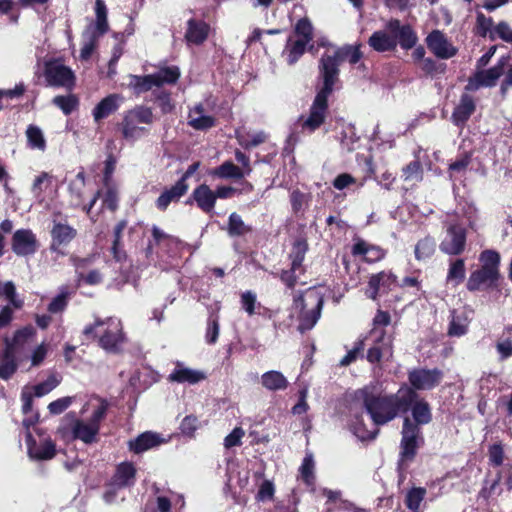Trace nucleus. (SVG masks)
I'll return each instance as SVG.
<instances>
[{
    "label": "nucleus",
    "mask_w": 512,
    "mask_h": 512,
    "mask_svg": "<svg viewBox=\"0 0 512 512\" xmlns=\"http://www.w3.org/2000/svg\"><path fill=\"white\" fill-rule=\"evenodd\" d=\"M136 468L130 462H123L117 466L113 483L118 488L132 486L135 482Z\"/></svg>",
    "instance_id": "c756f323"
},
{
    "label": "nucleus",
    "mask_w": 512,
    "mask_h": 512,
    "mask_svg": "<svg viewBox=\"0 0 512 512\" xmlns=\"http://www.w3.org/2000/svg\"><path fill=\"white\" fill-rule=\"evenodd\" d=\"M507 62L505 57L501 58L497 65L488 69L480 70L469 78L466 89L477 90L480 87H493L497 80L504 73V67Z\"/></svg>",
    "instance_id": "2eb2a0df"
},
{
    "label": "nucleus",
    "mask_w": 512,
    "mask_h": 512,
    "mask_svg": "<svg viewBox=\"0 0 512 512\" xmlns=\"http://www.w3.org/2000/svg\"><path fill=\"white\" fill-rule=\"evenodd\" d=\"M213 174L215 176H218L220 178H236L240 179L243 178L245 175V172L242 171V169L238 166H236L231 161H226L223 164H221L219 167H217Z\"/></svg>",
    "instance_id": "a19ab883"
},
{
    "label": "nucleus",
    "mask_w": 512,
    "mask_h": 512,
    "mask_svg": "<svg viewBox=\"0 0 512 512\" xmlns=\"http://www.w3.org/2000/svg\"><path fill=\"white\" fill-rule=\"evenodd\" d=\"M489 460L493 465L500 466L504 460V451L500 444H494L489 449Z\"/></svg>",
    "instance_id": "338daca9"
},
{
    "label": "nucleus",
    "mask_w": 512,
    "mask_h": 512,
    "mask_svg": "<svg viewBox=\"0 0 512 512\" xmlns=\"http://www.w3.org/2000/svg\"><path fill=\"white\" fill-rule=\"evenodd\" d=\"M96 20L90 24L82 35V47L80 58L88 60L96 48L100 36L108 31L109 25L107 21V8L104 0H96L95 2Z\"/></svg>",
    "instance_id": "0eeeda50"
},
{
    "label": "nucleus",
    "mask_w": 512,
    "mask_h": 512,
    "mask_svg": "<svg viewBox=\"0 0 512 512\" xmlns=\"http://www.w3.org/2000/svg\"><path fill=\"white\" fill-rule=\"evenodd\" d=\"M25 441L28 456L32 460L47 461L56 455L55 442L41 428L33 427V431H28Z\"/></svg>",
    "instance_id": "9d476101"
},
{
    "label": "nucleus",
    "mask_w": 512,
    "mask_h": 512,
    "mask_svg": "<svg viewBox=\"0 0 512 512\" xmlns=\"http://www.w3.org/2000/svg\"><path fill=\"white\" fill-rule=\"evenodd\" d=\"M465 262L463 259H456L449 265L447 282L453 286L459 285L465 278Z\"/></svg>",
    "instance_id": "4c0bfd02"
},
{
    "label": "nucleus",
    "mask_w": 512,
    "mask_h": 512,
    "mask_svg": "<svg viewBox=\"0 0 512 512\" xmlns=\"http://www.w3.org/2000/svg\"><path fill=\"white\" fill-rule=\"evenodd\" d=\"M179 76L180 71L177 66H167L159 69L154 74L146 76L129 75L128 86L135 93L140 94L151 90L153 87L175 83Z\"/></svg>",
    "instance_id": "1a4fd4ad"
},
{
    "label": "nucleus",
    "mask_w": 512,
    "mask_h": 512,
    "mask_svg": "<svg viewBox=\"0 0 512 512\" xmlns=\"http://www.w3.org/2000/svg\"><path fill=\"white\" fill-rule=\"evenodd\" d=\"M442 376L438 369H416L409 373V381L417 390H430L440 383Z\"/></svg>",
    "instance_id": "dca6fc26"
},
{
    "label": "nucleus",
    "mask_w": 512,
    "mask_h": 512,
    "mask_svg": "<svg viewBox=\"0 0 512 512\" xmlns=\"http://www.w3.org/2000/svg\"><path fill=\"white\" fill-rule=\"evenodd\" d=\"M495 32L505 42L512 43V29L506 22H500L495 27Z\"/></svg>",
    "instance_id": "774afa93"
},
{
    "label": "nucleus",
    "mask_w": 512,
    "mask_h": 512,
    "mask_svg": "<svg viewBox=\"0 0 512 512\" xmlns=\"http://www.w3.org/2000/svg\"><path fill=\"white\" fill-rule=\"evenodd\" d=\"M153 122V113L150 108L137 106L127 111L120 123V130L124 139L135 142L147 133L145 125Z\"/></svg>",
    "instance_id": "6e6552de"
},
{
    "label": "nucleus",
    "mask_w": 512,
    "mask_h": 512,
    "mask_svg": "<svg viewBox=\"0 0 512 512\" xmlns=\"http://www.w3.org/2000/svg\"><path fill=\"white\" fill-rule=\"evenodd\" d=\"M403 179L407 182H419L422 180V165L419 161H412L403 169Z\"/></svg>",
    "instance_id": "3c124183"
},
{
    "label": "nucleus",
    "mask_w": 512,
    "mask_h": 512,
    "mask_svg": "<svg viewBox=\"0 0 512 512\" xmlns=\"http://www.w3.org/2000/svg\"><path fill=\"white\" fill-rule=\"evenodd\" d=\"M76 235L75 229L65 223L54 221L51 236H52V249L56 246L68 244L74 239Z\"/></svg>",
    "instance_id": "c85d7f7f"
},
{
    "label": "nucleus",
    "mask_w": 512,
    "mask_h": 512,
    "mask_svg": "<svg viewBox=\"0 0 512 512\" xmlns=\"http://www.w3.org/2000/svg\"><path fill=\"white\" fill-rule=\"evenodd\" d=\"M266 134L263 131L255 132L253 134L237 133L238 143L245 149L256 147L266 141Z\"/></svg>",
    "instance_id": "de8ad7c7"
},
{
    "label": "nucleus",
    "mask_w": 512,
    "mask_h": 512,
    "mask_svg": "<svg viewBox=\"0 0 512 512\" xmlns=\"http://www.w3.org/2000/svg\"><path fill=\"white\" fill-rule=\"evenodd\" d=\"M122 101L123 97L119 94H110L103 98L92 111L94 121L99 122L116 112Z\"/></svg>",
    "instance_id": "b1692460"
},
{
    "label": "nucleus",
    "mask_w": 512,
    "mask_h": 512,
    "mask_svg": "<svg viewBox=\"0 0 512 512\" xmlns=\"http://www.w3.org/2000/svg\"><path fill=\"white\" fill-rule=\"evenodd\" d=\"M352 253L356 256H363L368 262L380 260L384 256V253L380 248L370 246L363 240H357L355 242L352 248Z\"/></svg>",
    "instance_id": "72a5a7b5"
},
{
    "label": "nucleus",
    "mask_w": 512,
    "mask_h": 512,
    "mask_svg": "<svg viewBox=\"0 0 512 512\" xmlns=\"http://www.w3.org/2000/svg\"><path fill=\"white\" fill-rule=\"evenodd\" d=\"M415 397L416 392L409 387H402L395 394L385 393L377 384L355 391L350 406V431L361 441L375 439L379 431L376 426L406 412Z\"/></svg>",
    "instance_id": "f257e3e1"
},
{
    "label": "nucleus",
    "mask_w": 512,
    "mask_h": 512,
    "mask_svg": "<svg viewBox=\"0 0 512 512\" xmlns=\"http://www.w3.org/2000/svg\"><path fill=\"white\" fill-rule=\"evenodd\" d=\"M215 121L214 116L201 103L191 108L188 114V124L195 130L209 129L215 125Z\"/></svg>",
    "instance_id": "5701e85b"
},
{
    "label": "nucleus",
    "mask_w": 512,
    "mask_h": 512,
    "mask_svg": "<svg viewBox=\"0 0 512 512\" xmlns=\"http://www.w3.org/2000/svg\"><path fill=\"white\" fill-rule=\"evenodd\" d=\"M58 384L59 381L55 377H49L46 381L33 387L34 395L42 397L52 391Z\"/></svg>",
    "instance_id": "13d9d810"
},
{
    "label": "nucleus",
    "mask_w": 512,
    "mask_h": 512,
    "mask_svg": "<svg viewBox=\"0 0 512 512\" xmlns=\"http://www.w3.org/2000/svg\"><path fill=\"white\" fill-rule=\"evenodd\" d=\"M389 323L390 315L386 312L378 311L373 319V328L369 334V338L373 343L367 353V360L370 363L379 362L384 358L392 356V340L383 329Z\"/></svg>",
    "instance_id": "423d86ee"
},
{
    "label": "nucleus",
    "mask_w": 512,
    "mask_h": 512,
    "mask_svg": "<svg viewBox=\"0 0 512 512\" xmlns=\"http://www.w3.org/2000/svg\"><path fill=\"white\" fill-rule=\"evenodd\" d=\"M395 276L389 272H380L372 275L366 290V295L375 300L378 295L387 293L395 284Z\"/></svg>",
    "instance_id": "412c9836"
},
{
    "label": "nucleus",
    "mask_w": 512,
    "mask_h": 512,
    "mask_svg": "<svg viewBox=\"0 0 512 512\" xmlns=\"http://www.w3.org/2000/svg\"><path fill=\"white\" fill-rule=\"evenodd\" d=\"M17 356L5 349L0 355V378L7 380L17 370Z\"/></svg>",
    "instance_id": "c9c22d12"
},
{
    "label": "nucleus",
    "mask_w": 512,
    "mask_h": 512,
    "mask_svg": "<svg viewBox=\"0 0 512 512\" xmlns=\"http://www.w3.org/2000/svg\"><path fill=\"white\" fill-rule=\"evenodd\" d=\"M165 442L166 440L162 437L161 434L152 431H146L140 434L134 440H131L129 442V448L134 453L140 454L147 450L158 447Z\"/></svg>",
    "instance_id": "4be33fe9"
},
{
    "label": "nucleus",
    "mask_w": 512,
    "mask_h": 512,
    "mask_svg": "<svg viewBox=\"0 0 512 512\" xmlns=\"http://www.w3.org/2000/svg\"><path fill=\"white\" fill-rule=\"evenodd\" d=\"M44 77L48 86L72 88L75 82L73 71L59 60L45 62Z\"/></svg>",
    "instance_id": "f8f14e48"
},
{
    "label": "nucleus",
    "mask_w": 512,
    "mask_h": 512,
    "mask_svg": "<svg viewBox=\"0 0 512 512\" xmlns=\"http://www.w3.org/2000/svg\"><path fill=\"white\" fill-rule=\"evenodd\" d=\"M306 252V244L304 242H297L294 245V251L292 256V270L296 271L301 267Z\"/></svg>",
    "instance_id": "bf43d9fd"
},
{
    "label": "nucleus",
    "mask_w": 512,
    "mask_h": 512,
    "mask_svg": "<svg viewBox=\"0 0 512 512\" xmlns=\"http://www.w3.org/2000/svg\"><path fill=\"white\" fill-rule=\"evenodd\" d=\"M5 294L6 298L15 308H21L23 302L16 298V289L13 282L8 281L4 284L0 282V295Z\"/></svg>",
    "instance_id": "5fc2aeb1"
},
{
    "label": "nucleus",
    "mask_w": 512,
    "mask_h": 512,
    "mask_svg": "<svg viewBox=\"0 0 512 512\" xmlns=\"http://www.w3.org/2000/svg\"><path fill=\"white\" fill-rule=\"evenodd\" d=\"M467 231L459 223H448L445 234L439 244L442 253L450 256H458L465 251Z\"/></svg>",
    "instance_id": "9b49d317"
},
{
    "label": "nucleus",
    "mask_w": 512,
    "mask_h": 512,
    "mask_svg": "<svg viewBox=\"0 0 512 512\" xmlns=\"http://www.w3.org/2000/svg\"><path fill=\"white\" fill-rule=\"evenodd\" d=\"M482 269H491L499 272L500 255L495 250H484L479 256Z\"/></svg>",
    "instance_id": "09e8293b"
},
{
    "label": "nucleus",
    "mask_w": 512,
    "mask_h": 512,
    "mask_svg": "<svg viewBox=\"0 0 512 512\" xmlns=\"http://www.w3.org/2000/svg\"><path fill=\"white\" fill-rule=\"evenodd\" d=\"M198 428V419L195 416H186L180 425L181 432L186 436H193Z\"/></svg>",
    "instance_id": "e2e57ef3"
},
{
    "label": "nucleus",
    "mask_w": 512,
    "mask_h": 512,
    "mask_svg": "<svg viewBox=\"0 0 512 512\" xmlns=\"http://www.w3.org/2000/svg\"><path fill=\"white\" fill-rule=\"evenodd\" d=\"M261 384L269 391H280L285 390L289 382L280 371L271 370L262 374Z\"/></svg>",
    "instance_id": "2f4dec72"
},
{
    "label": "nucleus",
    "mask_w": 512,
    "mask_h": 512,
    "mask_svg": "<svg viewBox=\"0 0 512 512\" xmlns=\"http://www.w3.org/2000/svg\"><path fill=\"white\" fill-rule=\"evenodd\" d=\"M410 407L412 410V416L416 422L415 425H425L431 421V410L427 402L424 400H417L416 396Z\"/></svg>",
    "instance_id": "f704fd0d"
},
{
    "label": "nucleus",
    "mask_w": 512,
    "mask_h": 512,
    "mask_svg": "<svg viewBox=\"0 0 512 512\" xmlns=\"http://www.w3.org/2000/svg\"><path fill=\"white\" fill-rule=\"evenodd\" d=\"M192 198L203 212L210 213L214 210L216 195L208 185L201 184L194 189Z\"/></svg>",
    "instance_id": "bb28decb"
},
{
    "label": "nucleus",
    "mask_w": 512,
    "mask_h": 512,
    "mask_svg": "<svg viewBox=\"0 0 512 512\" xmlns=\"http://www.w3.org/2000/svg\"><path fill=\"white\" fill-rule=\"evenodd\" d=\"M345 53L340 49L327 50L320 60V73L323 78V87L317 93L309 111V115L299 119L303 132L313 133L325 121L328 109V97L338 79V66Z\"/></svg>",
    "instance_id": "7ed1b4c3"
},
{
    "label": "nucleus",
    "mask_w": 512,
    "mask_h": 512,
    "mask_svg": "<svg viewBox=\"0 0 512 512\" xmlns=\"http://www.w3.org/2000/svg\"><path fill=\"white\" fill-rule=\"evenodd\" d=\"M426 489L422 487H414L410 489L405 498V504L412 512H420V505L425 499Z\"/></svg>",
    "instance_id": "ea45409f"
},
{
    "label": "nucleus",
    "mask_w": 512,
    "mask_h": 512,
    "mask_svg": "<svg viewBox=\"0 0 512 512\" xmlns=\"http://www.w3.org/2000/svg\"><path fill=\"white\" fill-rule=\"evenodd\" d=\"M52 183V177L46 172H42L33 181L32 184V193L34 197L39 200H42V194L48 189V187Z\"/></svg>",
    "instance_id": "8fccbe9b"
},
{
    "label": "nucleus",
    "mask_w": 512,
    "mask_h": 512,
    "mask_svg": "<svg viewBox=\"0 0 512 512\" xmlns=\"http://www.w3.org/2000/svg\"><path fill=\"white\" fill-rule=\"evenodd\" d=\"M274 485L271 481L265 480L258 491L257 499L260 501L271 500L274 495Z\"/></svg>",
    "instance_id": "69168bd1"
},
{
    "label": "nucleus",
    "mask_w": 512,
    "mask_h": 512,
    "mask_svg": "<svg viewBox=\"0 0 512 512\" xmlns=\"http://www.w3.org/2000/svg\"><path fill=\"white\" fill-rule=\"evenodd\" d=\"M76 400L75 396H65L62 398H59L55 401H52L48 405V410L53 415H59L62 412H64L66 409H68L73 402Z\"/></svg>",
    "instance_id": "864d4df0"
},
{
    "label": "nucleus",
    "mask_w": 512,
    "mask_h": 512,
    "mask_svg": "<svg viewBox=\"0 0 512 512\" xmlns=\"http://www.w3.org/2000/svg\"><path fill=\"white\" fill-rule=\"evenodd\" d=\"M28 144L33 149L44 151L46 148V141L42 130L34 125H29L26 130Z\"/></svg>",
    "instance_id": "79ce46f5"
},
{
    "label": "nucleus",
    "mask_w": 512,
    "mask_h": 512,
    "mask_svg": "<svg viewBox=\"0 0 512 512\" xmlns=\"http://www.w3.org/2000/svg\"><path fill=\"white\" fill-rule=\"evenodd\" d=\"M421 440L420 427L412 423L409 418H405L401 440L402 460H411L414 457Z\"/></svg>",
    "instance_id": "4468645a"
},
{
    "label": "nucleus",
    "mask_w": 512,
    "mask_h": 512,
    "mask_svg": "<svg viewBox=\"0 0 512 512\" xmlns=\"http://www.w3.org/2000/svg\"><path fill=\"white\" fill-rule=\"evenodd\" d=\"M475 111V102L468 94H463L459 104L455 107L452 114V121L457 126H462Z\"/></svg>",
    "instance_id": "cd10ccee"
},
{
    "label": "nucleus",
    "mask_w": 512,
    "mask_h": 512,
    "mask_svg": "<svg viewBox=\"0 0 512 512\" xmlns=\"http://www.w3.org/2000/svg\"><path fill=\"white\" fill-rule=\"evenodd\" d=\"M435 241L431 237H425L417 242L415 245V258L418 261H424L430 258L435 252Z\"/></svg>",
    "instance_id": "58836bf2"
},
{
    "label": "nucleus",
    "mask_w": 512,
    "mask_h": 512,
    "mask_svg": "<svg viewBox=\"0 0 512 512\" xmlns=\"http://www.w3.org/2000/svg\"><path fill=\"white\" fill-rule=\"evenodd\" d=\"M35 336V328L31 325L25 326L17 330L11 340L5 339V349L16 355L19 361H22L25 358V353L34 342Z\"/></svg>",
    "instance_id": "ddd939ff"
},
{
    "label": "nucleus",
    "mask_w": 512,
    "mask_h": 512,
    "mask_svg": "<svg viewBox=\"0 0 512 512\" xmlns=\"http://www.w3.org/2000/svg\"><path fill=\"white\" fill-rule=\"evenodd\" d=\"M188 190V185L183 181H178L170 189L165 190L157 199L156 205L160 210H165L173 201H177Z\"/></svg>",
    "instance_id": "7c9ffc66"
},
{
    "label": "nucleus",
    "mask_w": 512,
    "mask_h": 512,
    "mask_svg": "<svg viewBox=\"0 0 512 512\" xmlns=\"http://www.w3.org/2000/svg\"><path fill=\"white\" fill-rule=\"evenodd\" d=\"M295 33L299 39L310 42L313 38V27L307 18L300 19L295 26Z\"/></svg>",
    "instance_id": "603ef678"
},
{
    "label": "nucleus",
    "mask_w": 512,
    "mask_h": 512,
    "mask_svg": "<svg viewBox=\"0 0 512 512\" xmlns=\"http://www.w3.org/2000/svg\"><path fill=\"white\" fill-rule=\"evenodd\" d=\"M363 349H364V340H358L355 343L354 347L350 351H348V353L342 358V360L340 361V364L342 366H347V365L351 364L352 362H354L357 359L359 353L361 351H363Z\"/></svg>",
    "instance_id": "0e129e2a"
},
{
    "label": "nucleus",
    "mask_w": 512,
    "mask_h": 512,
    "mask_svg": "<svg viewBox=\"0 0 512 512\" xmlns=\"http://www.w3.org/2000/svg\"><path fill=\"white\" fill-rule=\"evenodd\" d=\"M241 305L242 308L248 313V315L255 314V308L256 305H259L257 303V297L256 294L252 291H245L241 294Z\"/></svg>",
    "instance_id": "4d7b16f0"
},
{
    "label": "nucleus",
    "mask_w": 512,
    "mask_h": 512,
    "mask_svg": "<svg viewBox=\"0 0 512 512\" xmlns=\"http://www.w3.org/2000/svg\"><path fill=\"white\" fill-rule=\"evenodd\" d=\"M389 28L396 32V36L399 39V43L402 48L410 49L417 42V36L409 26H400L399 21H392L389 24Z\"/></svg>",
    "instance_id": "473e14b6"
},
{
    "label": "nucleus",
    "mask_w": 512,
    "mask_h": 512,
    "mask_svg": "<svg viewBox=\"0 0 512 512\" xmlns=\"http://www.w3.org/2000/svg\"><path fill=\"white\" fill-rule=\"evenodd\" d=\"M47 352H48L47 344H45L43 342V343L37 345L33 349L32 353L30 355L31 366H34V367L39 366L45 359Z\"/></svg>",
    "instance_id": "052dcab7"
},
{
    "label": "nucleus",
    "mask_w": 512,
    "mask_h": 512,
    "mask_svg": "<svg viewBox=\"0 0 512 512\" xmlns=\"http://www.w3.org/2000/svg\"><path fill=\"white\" fill-rule=\"evenodd\" d=\"M68 298L67 292H61L51 300L48 305V311L52 314L63 312L68 304Z\"/></svg>",
    "instance_id": "6e6d98bb"
},
{
    "label": "nucleus",
    "mask_w": 512,
    "mask_h": 512,
    "mask_svg": "<svg viewBox=\"0 0 512 512\" xmlns=\"http://www.w3.org/2000/svg\"><path fill=\"white\" fill-rule=\"evenodd\" d=\"M309 42L302 39L289 40L287 45V61L290 65L297 62V60L303 55L306 50V46Z\"/></svg>",
    "instance_id": "c03bdc74"
},
{
    "label": "nucleus",
    "mask_w": 512,
    "mask_h": 512,
    "mask_svg": "<svg viewBox=\"0 0 512 512\" xmlns=\"http://www.w3.org/2000/svg\"><path fill=\"white\" fill-rule=\"evenodd\" d=\"M470 324L469 312L463 310H453L450 316L448 335L452 337H461L468 331Z\"/></svg>",
    "instance_id": "393cba45"
},
{
    "label": "nucleus",
    "mask_w": 512,
    "mask_h": 512,
    "mask_svg": "<svg viewBox=\"0 0 512 512\" xmlns=\"http://www.w3.org/2000/svg\"><path fill=\"white\" fill-rule=\"evenodd\" d=\"M108 408L106 399L97 395L90 396L80 410L82 418L77 417L75 412L66 414L58 428L59 434L67 440L95 443Z\"/></svg>",
    "instance_id": "f03ea898"
},
{
    "label": "nucleus",
    "mask_w": 512,
    "mask_h": 512,
    "mask_svg": "<svg viewBox=\"0 0 512 512\" xmlns=\"http://www.w3.org/2000/svg\"><path fill=\"white\" fill-rule=\"evenodd\" d=\"M38 248L35 234L29 229L17 230L12 238V250L19 256L32 255Z\"/></svg>",
    "instance_id": "6ab92c4d"
},
{
    "label": "nucleus",
    "mask_w": 512,
    "mask_h": 512,
    "mask_svg": "<svg viewBox=\"0 0 512 512\" xmlns=\"http://www.w3.org/2000/svg\"><path fill=\"white\" fill-rule=\"evenodd\" d=\"M209 31L210 27L204 21L190 19L187 22L185 38L188 43L199 45L207 39Z\"/></svg>",
    "instance_id": "a878e982"
},
{
    "label": "nucleus",
    "mask_w": 512,
    "mask_h": 512,
    "mask_svg": "<svg viewBox=\"0 0 512 512\" xmlns=\"http://www.w3.org/2000/svg\"><path fill=\"white\" fill-rule=\"evenodd\" d=\"M369 44L376 51L384 52L393 49L396 45V40L386 32L377 31L370 37Z\"/></svg>",
    "instance_id": "e433bc0d"
},
{
    "label": "nucleus",
    "mask_w": 512,
    "mask_h": 512,
    "mask_svg": "<svg viewBox=\"0 0 512 512\" xmlns=\"http://www.w3.org/2000/svg\"><path fill=\"white\" fill-rule=\"evenodd\" d=\"M314 460L312 455H306L299 468L300 478L308 487H313L315 482Z\"/></svg>",
    "instance_id": "37998d69"
},
{
    "label": "nucleus",
    "mask_w": 512,
    "mask_h": 512,
    "mask_svg": "<svg viewBox=\"0 0 512 512\" xmlns=\"http://www.w3.org/2000/svg\"><path fill=\"white\" fill-rule=\"evenodd\" d=\"M245 435V432L242 428L236 427L233 431L228 434L224 439L225 448H232L241 444V439Z\"/></svg>",
    "instance_id": "680f3d73"
},
{
    "label": "nucleus",
    "mask_w": 512,
    "mask_h": 512,
    "mask_svg": "<svg viewBox=\"0 0 512 512\" xmlns=\"http://www.w3.org/2000/svg\"><path fill=\"white\" fill-rule=\"evenodd\" d=\"M82 333L87 339H97L99 347L111 354L122 352L127 342L123 323L116 317L96 318L93 324L83 328Z\"/></svg>",
    "instance_id": "20e7f679"
},
{
    "label": "nucleus",
    "mask_w": 512,
    "mask_h": 512,
    "mask_svg": "<svg viewBox=\"0 0 512 512\" xmlns=\"http://www.w3.org/2000/svg\"><path fill=\"white\" fill-rule=\"evenodd\" d=\"M322 306L323 296L316 289L309 288L304 294L294 297L290 318L299 321L301 332L310 330L320 318Z\"/></svg>",
    "instance_id": "39448f33"
},
{
    "label": "nucleus",
    "mask_w": 512,
    "mask_h": 512,
    "mask_svg": "<svg viewBox=\"0 0 512 512\" xmlns=\"http://www.w3.org/2000/svg\"><path fill=\"white\" fill-rule=\"evenodd\" d=\"M168 381L179 384L194 385L206 379L205 372L187 367L184 363L177 361L175 367L168 375Z\"/></svg>",
    "instance_id": "a211bd4d"
},
{
    "label": "nucleus",
    "mask_w": 512,
    "mask_h": 512,
    "mask_svg": "<svg viewBox=\"0 0 512 512\" xmlns=\"http://www.w3.org/2000/svg\"><path fill=\"white\" fill-rule=\"evenodd\" d=\"M250 231L249 226H247L242 220L241 216L237 213L233 212L229 216L228 221V234L232 237L234 236H242Z\"/></svg>",
    "instance_id": "49530a36"
},
{
    "label": "nucleus",
    "mask_w": 512,
    "mask_h": 512,
    "mask_svg": "<svg viewBox=\"0 0 512 512\" xmlns=\"http://www.w3.org/2000/svg\"><path fill=\"white\" fill-rule=\"evenodd\" d=\"M426 41L428 48L438 58L448 59L453 57L457 52L456 48L448 41L445 35L439 30L432 31L428 35Z\"/></svg>",
    "instance_id": "aec40b11"
},
{
    "label": "nucleus",
    "mask_w": 512,
    "mask_h": 512,
    "mask_svg": "<svg viewBox=\"0 0 512 512\" xmlns=\"http://www.w3.org/2000/svg\"><path fill=\"white\" fill-rule=\"evenodd\" d=\"M53 104L65 115L71 114L78 106V99L75 95H59L53 98Z\"/></svg>",
    "instance_id": "a18cd8bd"
},
{
    "label": "nucleus",
    "mask_w": 512,
    "mask_h": 512,
    "mask_svg": "<svg viewBox=\"0 0 512 512\" xmlns=\"http://www.w3.org/2000/svg\"><path fill=\"white\" fill-rule=\"evenodd\" d=\"M499 277V272L479 268L470 274L467 281V289L469 291H479L494 288L497 286Z\"/></svg>",
    "instance_id": "f3484780"
}]
</instances>
